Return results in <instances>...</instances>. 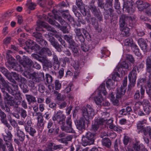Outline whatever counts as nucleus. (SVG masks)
Instances as JSON below:
<instances>
[{"label": "nucleus", "mask_w": 151, "mask_h": 151, "mask_svg": "<svg viewBox=\"0 0 151 151\" xmlns=\"http://www.w3.org/2000/svg\"><path fill=\"white\" fill-rule=\"evenodd\" d=\"M27 43L29 44L28 47H32V49H34L36 50H39V46L38 45L35 44V46H32V45H34V42L32 40H28V41L26 42V44L27 45L28 44Z\"/></svg>", "instance_id": "obj_30"}, {"label": "nucleus", "mask_w": 151, "mask_h": 151, "mask_svg": "<svg viewBox=\"0 0 151 151\" xmlns=\"http://www.w3.org/2000/svg\"><path fill=\"white\" fill-rule=\"evenodd\" d=\"M140 97V94L139 90H137L134 95V98L135 99L138 100Z\"/></svg>", "instance_id": "obj_63"}, {"label": "nucleus", "mask_w": 151, "mask_h": 151, "mask_svg": "<svg viewBox=\"0 0 151 151\" xmlns=\"http://www.w3.org/2000/svg\"><path fill=\"white\" fill-rule=\"evenodd\" d=\"M6 134L7 135H4L3 136L4 139L6 142H6H9L10 143L12 141V135L11 132L9 131L7 132Z\"/></svg>", "instance_id": "obj_28"}, {"label": "nucleus", "mask_w": 151, "mask_h": 151, "mask_svg": "<svg viewBox=\"0 0 151 151\" xmlns=\"http://www.w3.org/2000/svg\"><path fill=\"white\" fill-rule=\"evenodd\" d=\"M33 36L36 38L37 42L40 44L42 46L46 47L48 46L47 42L42 38V34L39 32H35L33 33Z\"/></svg>", "instance_id": "obj_9"}, {"label": "nucleus", "mask_w": 151, "mask_h": 151, "mask_svg": "<svg viewBox=\"0 0 151 151\" xmlns=\"http://www.w3.org/2000/svg\"><path fill=\"white\" fill-rule=\"evenodd\" d=\"M1 91L3 93V96L5 101L8 103H12L13 102V98L10 96L8 93L5 91V89L0 87Z\"/></svg>", "instance_id": "obj_18"}, {"label": "nucleus", "mask_w": 151, "mask_h": 151, "mask_svg": "<svg viewBox=\"0 0 151 151\" xmlns=\"http://www.w3.org/2000/svg\"><path fill=\"white\" fill-rule=\"evenodd\" d=\"M89 9L94 15L97 17L98 19L100 20L102 19L103 17L101 12L99 10H98L96 9L95 6L93 5H91L89 7Z\"/></svg>", "instance_id": "obj_17"}, {"label": "nucleus", "mask_w": 151, "mask_h": 151, "mask_svg": "<svg viewBox=\"0 0 151 151\" xmlns=\"http://www.w3.org/2000/svg\"><path fill=\"white\" fill-rule=\"evenodd\" d=\"M55 89L56 90L60 89L61 88V84L59 81L56 80L55 81Z\"/></svg>", "instance_id": "obj_53"}, {"label": "nucleus", "mask_w": 151, "mask_h": 151, "mask_svg": "<svg viewBox=\"0 0 151 151\" xmlns=\"http://www.w3.org/2000/svg\"><path fill=\"white\" fill-rule=\"evenodd\" d=\"M78 129L79 130H81L85 128V123L84 118H81L79 120L77 125Z\"/></svg>", "instance_id": "obj_25"}, {"label": "nucleus", "mask_w": 151, "mask_h": 151, "mask_svg": "<svg viewBox=\"0 0 151 151\" xmlns=\"http://www.w3.org/2000/svg\"><path fill=\"white\" fill-rule=\"evenodd\" d=\"M21 64L24 68L25 70V72L23 73V75L26 77L28 78V76L29 75V73L27 72L28 70H29L31 67L32 64V60L28 58H26L25 60L21 62Z\"/></svg>", "instance_id": "obj_6"}, {"label": "nucleus", "mask_w": 151, "mask_h": 151, "mask_svg": "<svg viewBox=\"0 0 151 151\" xmlns=\"http://www.w3.org/2000/svg\"><path fill=\"white\" fill-rule=\"evenodd\" d=\"M10 123L11 125L14 127H18V129L19 128V127L18 126L17 124V123L16 121L14 120L13 119H10L9 120Z\"/></svg>", "instance_id": "obj_59"}, {"label": "nucleus", "mask_w": 151, "mask_h": 151, "mask_svg": "<svg viewBox=\"0 0 151 151\" xmlns=\"http://www.w3.org/2000/svg\"><path fill=\"white\" fill-rule=\"evenodd\" d=\"M0 151H7L5 144L3 142L2 139H0Z\"/></svg>", "instance_id": "obj_43"}, {"label": "nucleus", "mask_w": 151, "mask_h": 151, "mask_svg": "<svg viewBox=\"0 0 151 151\" xmlns=\"http://www.w3.org/2000/svg\"><path fill=\"white\" fill-rule=\"evenodd\" d=\"M137 67L136 66H134L128 76V78L131 84V86L132 87H134L136 83L137 78Z\"/></svg>", "instance_id": "obj_7"}, {"label": "nucleus", "mask_w": 151, "mask_h": 151, "mask_svg": "<svg viewBox=\"0 0 151 151\" xmlns=\"http://www.w3.org/2000/svg\"><path fill=\"white\" fill-rule=\"evenodd\" d=\"M45 83L46 84H51L52 82V77L49 74H46L45 75Z\"/></svg>", "instance_id": "obj_35"}, {"label": "nucleus", "mask_w": 151, "mask_h": 151, "mask_svg": "<svg viewBox=\"0 0 151 151\" xmlns=\"http://www.w3.org/2000/svg\"><path fill=\"white\" fill-rule=\"evenodd\" d=\"M131 141L130 138L128 136L125 135L123 139V142L124 145H127Z\"/></svg>", "instance_id": "obj_47"}, {"label": "nucleus", "mask_w": 151, "mask_h": 151, "mask_svg": "<svg viewBox=\"0 0 151 151\" xmlns=\"http://www.w3.org/2000/svg\"><path fill=\"white\" fill-rule=\"evenodd\" d=\"M82 115L87 121L92 119L95 115L94 110L92 106L87 105L86 106L83 107L81 109Z\"/></svg>", "instance_id": "obj_3"}, {"label": "nucleus", "mask_w": 151, "mask_h": 151, "mask_svg": "<svg viewBox=\"0 0 151 151\" xmlns=\"http://www.w3.org/2000/svg\"><path fill=\"white\" fill-rule=\"evenodd\" d=\"M55 11L54 10L53 11V12L54 13V17L55 19L59 21L62 25H66L67 23L59 15V13L57 12L56 13H55L54 11Z\"/></svg>", "instance_id": "obj_26"}, {"label": "nucleus", "mask_w": 151, "mask_h": 151, "mask_svg": "<svg viewBox=\"0 0 151 151\" xmlns=\"http://www.w3.org/2000/svg\"><path fill=\"white\" fill-rule=\"evenodd\" d=\"M147 120L143 119L139 121L137 123V129L139 131H143L145 127V125H147Z\"/></svg>", "instance_id": "obj_19"}, {"label": "nucleus", "mask_w": 151, "mask_h": 151, "mask_svg": "<svg viewBox=\"0 0 151 151\" xmlns=\"http://www.w3.org/2000/svg\"><path fill=\"white\" fill-rule=\"evenodd\" d=\"M142 131L145 135H146L148 133L151 132V127L150 126L145 127Z\"/></svg>", "instance_id": "obj_49"}, {"label": "nucleus", "mask_w": 151, "mask_h": 151, "mask_svg": "<svg viewBox=\"0 0 151 151\" xmlns=\"http://www.w3.org/2000/svg\"><path fill=\"white\" fill-rule=\"evenodd\" d=\"M67 124L69 125V127H65V125H64V127L65 129L67 130H68L69 132H66L67 133H73L75 132L74 130L72 127L71 124L72 122L71 118L70 117L68 118L66 120Z\"/></svg>", "instance_id": "obj_22"}, {"label": "nucleus", "mask_w": 151, "mask_h": 151, "mask_svg": "<svg viewBox=\"0 0 151 151\" xmlns=\"http://www.w3.org/2000/svg\"><path fill=\"white\" fill-rule=\"evenodd\" d=\"M124 45L127 47H131L133 43L132 39L129 38L125 40L124 42Z\"/></svg>", "instance_id": "obj_38"}, {"label": "nucleus", "mask_w": 151, "mask_h": 151, "mask_svg": "<svg viewBox=\"0 0 151 151\" xmlns=\"http://www.w3.org/2000/svg\"><path fill=\"white\" fill-rule=\"evenodd\" d=\"M25 131L28 133L32 137H34L35 134L36 133V131L32 127L27 126L26 125H24Z\"/></svg>", "instance_id": "obj_21"}, {"label": "nucleus", "mask_w": 151, "mask_h": 151, "mask_svg": "<svg viewBox=\"0 0 151 151\" xmlns=\"http://www.w3.org/2000/svg\"><path fill=\"white\" fill-rule=\"evenodd\" d=\"M65 116L62 113V112L59 111L57 112L55 115L52 117V119L53 121H57L58 124L60 125L61 129L65 132H69L68 130L65 129L64 127L65 124Z\"/></svg>", "instance_id": "obj_2"}, {"label": "nucleus", "mask_w": 151, "mask_h": 151, "mask_svg": "<svg viewBox=\"0 0 151 151\" xmlns=\"http://www.w3.org/2000/svg\"><path fill=\"white\" fill-rule=\"evenodd\" d=\"M147 42V40L142 38L139 39L138 41V42L140 48L144 52H146L148 50Z\"/></svg>", "instance_id": "obj_16"}, {"label": "nucleus", "mask_w": 151, "mask_h": 151, "mask_svg": "<svg viewBox=\"0 0 151 151\" xmlns=\"http://www.w3.org/2000/svg\"><path fill=\"white\" fill-rule=\"evenodd\" d=\"M81 49L84 51L86 52L88 51L89 47L88 46L85 44H81Z\"/></svg>", "instance_id": "obj_60"}, {"label": "nucleus", "mask_w": 151, "mask_h": 151, "mask_svg": "<svg viewBox=\"0 0 151 151\" xmlns=\"http://www.w3.org/2000/svg\"><path fill=\"white\" fill-rule=\"evenodd\" d=\"M109 128L110 129H113L114 131L119 132H122V128L120 127H117L114 125H111L109 126Z\"/></svg>", "instance_id": "obj_40"}, {"label": "nucleus", "mask_w": 151, "mask_h": 151, "mask_svg": "<svg viewBox=\"0 0 151 151\" xmlns=\"http://www.w3.org/2000/svg\"><path fill=\"white\" fill-rule=\"evenodd\" d=\"M54 93L56 96H57V99L58 100L63 101L65 99V97L63 96H61V94L59 93L57 91H55Z\"/></svg>", "instance_id": "obj_41"}, {"label": "nucleus", "mask_w": 151, "mask_h": 151, "mask_svg": "<svg viewBox=\"0 0 151 151\" xmlns=\"http://www.w3.org/2000/svg\"><path fill=\"white\" fill-rule=\"evenodd\" d=\"M142 105L141 102H137L135 104L134 109L135 111H137L140 109V106Z\"/></svg>", "instance_id": "obj_54"}, {"label": "nucleus", "mask_w": 151, "mask_h": 151, "mask_svg": "<svg viewBox=\"0 0 151 151\" xmlns=\"http://www.w3.org/2000/svg\"><path fill=\"white\" fill-rule=\"evenodd\" d=\"M142 105H143V107L145 106H149L150 105V104L149 101L146 99H143V101H141Z\"/></svg>", "instance_id": "obj_56"}, {"label": "nucleus", "mask_w": 151, "mask_h": 151, "mask_svg": "<svg viewBox=\"0 0 151 151\" xmlns=\"http://www.w3.org/2000/svg\"><path fill=\"white\" fill-rule=\"evenodd\" d=\"M28 76L34 82H39L45 80L44 74L43 73H38L34 72L32 74L29 73V75Z\"/></svg>", "instance_id": "obj_8"}, {"label": "nucleus", "mask_w": 151, "mask_h": 151, "mask_svg": "<svg viewBox=\"0 0 151 151\" xmlns=\"http://www.w3.org/2000/svg\"><path fill=\"white\" fill-rule=\"evenodd\" d=\"M95 92L97 93L101 94L102 93L104 95H106L107 93L105 88V84L102 83L98 88V91H96Z\"/></svg>", "instance_id": "obj_29"}, {"label": "nucleus", "mask_w": 151, "mask_h": 151, "mask_svg": "<svg viewBox=\"0 0 151 151\" xmlns=\"http://www.w3.org/2000/svg\"><path fill=\"white\" fill-rule=\"evenodd\" d=\"M101 51L103 55H106V56H108L110 55V52L105 48H104Z\"/></svg>", "instance_id": "obj_50"}, {"label": "nucleus", "mask_w": 151, "mask_h": 151, "mask_svg": "<svg viewBox=\"0 0 151 151\" xmlns=\"http://www.w3.org/2000/svg\"><path fill=\"white\" fill-rule=\"evenodd\" d=\"M102 144L103 146L109 148L111 145V142L108 138H105L103 139Z\"/></svg>", "instance_id": "obj_36"}, {"label": "nucleus", "mask_w": 151, "mask_h": 151, "mask_svg": "<svg viewBox=\"0 0 151 151\" xmlns=\"http://www.w3.org/2000/svg\"><path fill=\"white\" fill-rule=\"evenodd\" d=\"M113 0H106V6L107 8L111 7L112 6V1Z\"/></svg>", "instance_id": "obj_64"}, {"label": "nucleus", "mask_w": 151, "mask_h": 151, "mask_svg": "<svg viewBox=\"0 0 151 151\" xmlns=\"http://www.w3.org/2000/svg\"><path fill=\"white\" fill-rule=\"evenodd\" d=\"M62 16L64 19H67L70 22H71L74 21L73 18L69 14L68 10L63 11Z\"/></svg>", "instance_id": "obj_24"}, {"label": "nucleus", "mask_w": 151, "mask_h": 151, "mask_svg": "<svg viewBox=\"0 0 151 151\" xmlns=\"http://www.w3.org/2000/svg\"><path fill=\"white\" fill-rule=\"evenodd\" d=\"M46 29L47 30L50 31L52 32V33H49L50 34V35L51 34H52V35L54 34L55 35L56 33H57V31L54 29L51 28V27L49 25L48 27H47Z\"/></svg>", "instance_id": "obj_57"}, {"label": "nucleus", "mask_w": 151, "mask_h": 151, "mask_svg": "<svg viewBox=\"0 0 151 151\" xmlns=\"http://www.w3.org/2000/svg\"><path fill=\"white\" fill-rule=\"evenodd\" d=\"M45 87L43 85L40 84L38 85L39 91L41 93H43L45 91Z\"/></svg>", "instance_id": "obj_58"}, {"label": "nucleus", "mask_w": 151, "mask_h": 151, "mask_svg": "<svg viewBox=\"0 0 151 151\" xmlns=\"http://www.w3.org/2000/svg\"><path fill=\"white\" fill-rule=\"evenodd\" d=\"M126 0H123L124 2L123 4V9H125L128 13H132L134 11V8L132 7V0H127V2H125Z\"/></svg>", "instance_id": "obj_11"}, {"label": "nucleus", "mask_w": 151, "mask_h": 151, "mask_svg": "<svg viewBox=\"0 0 151 151\" xmlns=\"http://www.w3.org/2000/svg\"><path fill=\"white\" fill-rule=\"evenodd\" d=\"M95 134L89 132L86 133L85 136L82 137L81 144L85 147L87 145H90L93 144L94 142V137Z\"/></svg>", "instance_id": "obj_4"}, {"label": "nucleus", "mask_w": 151, "mask_h": 151, "mask_svg": "<svg viewBox=\"0 0 151 151\" xmlns=\"http://www.w3.org/2000/svg\"><path fill=\"white\" fill-rule=\"evenodd\" d=\"M37 24L38 27H43L47 29V27H48V24L40 20H38L37 22Z\"/></svg>", "instance_id": "obj_39"}, {"label": "nucleus", "mask_w": 151, "mask_h": 151, "mask_svg": "<svg viewBox=\"0 0 151 151\" xmlns=\"http://www.w3.org/2000/svg\"><path fill=\"white\" fill-rule=\"evenodd\" d=\"M43 117L40 118V119L38 120V123L37 124V126H40L41 129H42L43 128L44 123H43Z\"/></svg>", "instance_id": "obj_55"}, {"label": "nucleus", "mask_w": 151, "mask_h": 151, "mask_svg": "<svg viewBox=\"0 0 151 151\" xmlns=\"http://www.w3.org/2000/svg\"><path fill=\"white\" fill-rule=\"evenodd\" d=\"M131 107L127 106L125 109H122L119 111V114L122 115H126L132 111Z\"/></svg>", "instance_id": "obj_31"}, {"label": "nucleus", "mask_w": 151, "mask_h": 151, "mask_svg": "<svg viewBox=\"0 0 151 151\" xmlns=\"http://www.w3.org/2000/svg\"><path fill=\"white\" fill-rule=\"evenodd\" d=\"M25 96L26 99L29 104H30L32 102H36L35 98L34 96L27 94L25 95Z\"/></svg>", "instance_id": "obj_37"}, {"label": "nucleus", "mask_w": 151, "mask_h": 151, "mask_svg": "<svg viewBox=\"0 0 151 151\" xmlns=\"http://www.w3.org/2000/svg\"><path fill=\"white\" fill-rule=\"evenodd\" d=\"M26 5L28 8L31 10H34L36 6V4L32 2L31 0L27 1Z\"/></svg>", "instance_id": "obj_33"}, {"label": "nucleus", "mask_w": 151, "mask_h": 151, "mask_svg": "<svg viewBox=\"0 0 151 151\" xmlns=\"http://www.w3.org/2000/svg\"><path fill=\"white\" fill-rule=\"evenodd\" d=\"M34 57L35 59H36L41 62L44 63L45 62V59L43 57H40L37 55H35Z\"/></svg>", "instance_id": "obj_46"}, {"label": "nucleus", "mask_w": 151, "mask_h": 151, "mask_svg": "<svg viewBox=\"0 0 151 151\" xmlns=\"http://www.w3.org/2000/svg\"><path fill=\"white\" fill-rule=\"evenodd\" d=\"M141 147H142V149L143 147L142 145H140L138 142H137L134 144L133 146L134 149L137 151H140L141 150Z\"/></svg>", "instance_id": "obj_44"}, {"label": "nucleus", "mask_w": 151, "mask_h": 151, "mask_svg": "<svg viewBox=\"0 0 151 151\" xmlns=\"http://www.w3.org/2000/svg\"><path fill=\"white\" fill-rule=\"evenodd\" d=\"M125 92V89L124 88H120L117 90L116 99L112 93L110 95V99L113 104L114 105H118L119 100L123 96Z\"/></svg>", "instance_id": "obj_5"}, {"label": "nucleus", "mask_w": 151, "mask_h": 151, "mask_svg": "<svg viewBox=\"0 0 151 151\" xmlns=\"http://www.w3.org/2000/svg\"><path fill=\"white\" fill-rule=\"evenodd\" d=\"M0 81L2 85L4 86V88L5 87L7 90V88L9 86L8 85L7 82L4 80V78L0 80Z\"/></svg>", "instance_id": "obj_61"}, {"label": "nucleus", "mask_w": 151, "mask_h": 151, "mask_svg": "<svg viewBox=\"0 0 151 151\" xmlns=\"http://www.w3.org/2000/svg\"><path fill=\"white\" fill-rule=\"evenodd\" d=\"M143 110L146 114H149L151 111V105L145 106L143 107Z\"/></svg>", "instance_id": "obj_45"}, {"label": "nucleus", "mask_w": 151, "mask_h": 151, "mask_svg": "<svg viewBox=\"0 0 151 151\" xmlns=\"http://www.w3.org/2000/svg\"><path fill=\"white\" fill-rule=\"evenodd\" d=\"M64 38L70 45H73L74 42L73 39V37L70 35H65L64 36Z\"/></svg>", "instance_id": "obj_34"}, {"label": "nucleus", "mask_w": 151, "mask_h": 151, "mask_svg": "<svg viewBox=\"0 0 151 151\" xmlns=\"http://www.w3.org/2000/svg\"><path fill=\"white\" fill-rule=\"evenodd\" d=\"M20 115L22 117L25 119L27 116L26 111L22 109H20Z\"/></svg>", "instance_id": "obj_52"}, {"label": "nucleus", "mask_w": 151, "mask_h": 151, "mask_svg": "<svg viewBox=\"0 0 151 151\" xmlns=\"http://www.w3.org/2000/svg\"><path fill=\"white\" fill-rule=\"evenodd\" d=\"M73 67L77 71L79 70L81 68L79 62L78 61H76L73 65Z\"/></svg>", "instance_id": "obj_51"}, {"label": "nucleus", "mask_w": 151, "mask_h": 151, "mask_svg": "<svg viewBox=\"0 0 151 151\" xmlns=\"http://www.w3.org/2000/svg\"><path fill=\"white\" fill-rule=\"evenodd\" d=\"M149 6V5L148 4L143 3L140 6H138L137 8L139 11H142L144 9H146Z\"/></svg>", "instance_id": "obj_42"}, {"label": "nucleus", "mask_w": 151, "mask_h": 151, "mask_svg": "<svg viewBox=\"0 0 151 151\" xmlns=\"http://www.w3.org/2000/svg\"><path fill=\"white\" fill-rule=\"evenodd\" d=\"M38 53L40 55L43 56L47 55L49 56H50L52 54V52L49 48L45 47L42 48L39 51Z\"/></svg>", "instance_id": "obj_20"}, {"label": "nucleus", "mask_w": 151, "mask_h": 151, "mask_svg": "<svg viewBox=\"0 0 151 151\" xmlns=\"http://www.w3.org/2000/svg\"><path fill=\"white\" fill-rule=\"evenodd\" d=\"M13 83L12 84V87L9 86L7 88V91L13 95L16 94L18 90V87L16 82L13 80Z\"/></svg>", "instance_id": "obj_14"}, {"label": "nucleus", "mask_w": 151, "mask_h": 151, "mask_svg": "<svg viewBox=\"0 0 151 151\" xmlns=\"http://www.w3.org/2000/svg\"><path fill=\"white\" fill-rule=\"evenodd\" d=\"M146 80L145 78H140L138 80L137 86L138 88H140V92L141 94V98L144 97V95L145 93V88L142 86L143 83L146 82Z\"/></svg>", "instance_id": "obj_13"}, {"label": "nucleus", "mask_w": 151, "mask_h": 151, "mask_svg": "<svg viewBox=\"0 0 151 151\" xmlns=\"http://www.w3.org/2000/svg\"><path fill=\"white\" fill-rule=\"evenodd\" d=\"M50 34L48 33L47 35L48 40L51 43V44L55 47L57 50L60 52L61 51V47L62 46L55 41V39L52 36H50Z\"/></svg>", "instance_id": "obj_10"}, {"label": "nucleus", "mask_w": 151, "mask_h": 151, "mask_svg": "<svg viewBox=\"0 0 151 151\" xmlns=\"http://www.w3.org/2000/svg\"><path fill=\"white\" fill-rule=\"evenodd\" d=\"M104 118H98L95 120L93 124L92 125V130L95 131H97L100 126L103 124L104 122L105 121Z\"/></svg>", "instance_id": "obj_12"}, {"label": "nucleus", "mask_w": 151, "mask_h": 151, "mask_svg": "<svg viewBox=\"0 0 151 151\" xmlns=\"http://www.w3.org/2000/svg\"><path fill=\"white\" fill-rule=\"evenodd\" d=\"M15 135L17 136L20 142H23L25 139V134L24 132L20 130L19 128L17 129Z\"/></svg>", "instance_id": "obj_23"}, {"label": "nucleus", "mask_w": 151, "mask_h": 151, "mask_svg": "<svg viewBox=\"0 0 151 151\" xmlns=\"http://www.w3.org/2000/svg\"><path fill=\"white\" fill-rule=\"evenodd\" d=\"M129 20V23L132 21V18L130 17L125 16H122L120 18L119 21L121 35L123 36H128L129 35V29L127 27V21Z\"/></svg>", "instance_id": "obj_1"}, {"label": "nucleus", "mask_w": 151, "mask_h": 151, "mask_svg": "<svg viewBox=\"0 0 151 151\" xmlns=\"http://www.w3.org/2000/svg\"><path fill=\"white\" fill-rule=\"evenodd\" d=\"M126 58L127 60H129L132 63H134V59L132 55L127 54L126 55Z\"/></svg>", "instance_id": "obj_48"}, {"label": "nucleus", "mask_w": 151, "mask_h": 151, "mask_svg": "<svg viewBox=\"0 0 151 151\" xmlns=\"http://www.w3.org/2000/svg\"><path fill=\"white\" fill-rule=\"evenodd\" d=\"M74 31L76 34L75 39L77 41H79L81 42H83L84 41V38L83 35L82 34L80 29L76 28L74 29Z\"/></svg>", "instance_id": "obj_15"}, {"label": "nucleus", "mask_w": 151, "mask_h": 151, "mask_svg": "<svg viewBox=\"0 0 151 151\" xmlns=\"http://www.w3.org/2000/svg\"><path fill=\"white\" fill-rule=\"evenodd\" d=\"M98 94V96L95 97L94 98V100L97 104L99 105L103 101L104 99L101 94Z\"/></svg>", "instance_id": "obj_32"}, {"label": "nucleus", "mask_w": 151, "mask_h": 151, "mask_svg": "<svg viewBox=\"0 0 151 151\" xmlns=\"http://www.w3.org/2000/svg\"><path fill=\"white\" fill-rule=\"evenodd\" d=\"M121 71V68L119 67H117L115 70V71L112 74V78L114 81H116V78L119 77V75L118 73V71L120 72Z\"/></svg>", "instance_id": "obj_27"}, {"label": "nucleus", "mask_w": 151, "mask_h": 151, "mask_svg": "<svg viewBox=\"0 0 151 151\" xmlns=\"http://www.w3.org/2000/svg\"><path fill=\"white\" fill-rule=\"evenodd\" d=\"M76 3V5L80 9H81L82 7H83L82 0H77Z\"/></svg>", "instance_id": "obj_62"}]
</instances>
